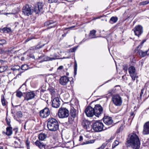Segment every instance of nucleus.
Masks as SVG:
<instances>
[{"label": "nucleus", "instance_id": "f257e3e1", "mask_svg": "<svg viewBox=\"0 0 149 149\" xmlns=\"http://www.w3.org/2000/svg\"><path fill=\"white\" fill-rule=\"evenodd\" d=\"M140 144V139L136 134L131 133L129 135L125 143L127 147H131L133 149H139Z\"/></svg>", "mask_w": 149, "mask_h": 149}, {"label": "nucleus", "instance_id": "f03ea898", "mask_svg": "<svg viewBox=\"0 0 149 149\" xmlns=\"http://www.w3.org/2000/svg\"><path fill=\"white\" fill-rule=\"evenodd\" d=\"M47 126L49 130L50 131H55L59 128V124L58 121L53 118L48 119Z\"/></svg>", "mask_w": 149, "mask_h": 149}, {"label": "nucleus", "instance_id": "7ed1b4c3", "mask_svg": "<svg viewBox=\"0 0 149 149\" xmlns=\"http://www.w3.org/2000/svg\"><path fill=\"white\" fill-rule=\"evenodd\" d=\"M92 125L93 129L95 132H100L107 129L104 125L102 123L100 120L95 121L93 122Z\"/></svg>", "mask_w": 149, "mask_h": 149}, {"label": "nucleus", "instance_id": "20e7f679", "mask_svg": "<svg viewBox=\"0 0 149 149\" xmlns=\"http://www.w3.org/2000/svg\"><path fill=\"white\" fill-rule=\"evenodd\" d=\"M112 101L113 103L116 106H120L122 103V97L118 94L113 95L112 97Z\"/></svg>", "mask_w": 149, "mask_h": 149}, {"label": "nucleus", "instance_id": "39448f33", "mask_svg": "<svg viewBox=\"0 0 149 149\" xmlns=\"http://www.w3.org/2000/svg\"><path fill=\"white\" fill-rule=\"evenodd\" d=\"M69 113L68 110L66 108L64 107L60 108L58 112V116L60 118H64L69 116Z\"/></svg>", "mask_w": 149, "mask_h": 149}, {"label": "nucleus", "instance_id": "423d86ee", "mask_svg": "<svg viewBox=\"0 0 149 149\" xmlns=\"http://www.w3.org/2000/svg\"><path fill=\"white\" fill-rule=\"evenodd\" d=\"M93 109L95 115L98 117L101 116L103 112V109L101 105L100 104H96Z\"/></svg>", "mask_w": 149, "mask_h": 149}, {"label": "nucleus", "instance_id": "0eeeda50", "mask_svg": "<svg viewBox=\"0 0 149 149\" xmlns=\"http://www.w3.org/2000/svg\"><path fill=\"white\" fill-rule=\"evenodd\" d=\"M43 6V4L42 2L38 3L34 9V12L36 14H41L44 12Z\"/></svg>", "mask_w": 149, "mask_h": 149}, {"label": "nucleus", "instance_id": "6e6552de", "mask_svg": "<svg viewBox=\"0 0 149 149\" xmlns=\"http://www.w3.org/2000/svg\"><path fill=\"white\" fill-rule=\"evenodd\" d=\"M22 12L24 15L29 16L32 14V11L31 7L29 5H26L23 7Z\"/></svg>", "mask_w": 149, "mask_h": 149}, {"label": "nucleus", "instance_id": "1a4fd4ad", "mask_svg": "<svg viewBox=\"0 0 149 149\" xmlns=\"http://www.w3.org/2000/svg\"><path fill=\"white\" fill-rule=\"evenodd\" d=\"M134 31L135 35L139 37L143 33V28L142 26L140 25L136 26L132 30Z\"/></svg>", "mask_w": 149, "mask_h": 149}, {"label": "nucleus", "instance_id": "9d476101", "mask_svg": "<svg viewBox=\"0 0 149 149\" xmlns=\"http://www.w3.org/2000/svg\"><path fill=\"white\" fill-rule=\"evenodd\" d=\"M35 94L33 91L26 92L24 93V101H28L33 98L35 96Z\"/></svg>", "mask_w": 149, "mask_h": 149}, {"label": "nucleus", "instance_id": "9b49d317", "mask_svg": "<svg viewBox=\"0 0 149 149\" xmlns=\"http://www.w3.org/2000/svg\"><path fill=\"white\" fill-rule=\"evenodd\" d=\"M50 113V110L47 107L45 108L44 109L41 110L40 112V116L42 118L47 117L49 115Z\"/></svg>", "mask_w": 149, "mask_h": 149}, {"label": "nucleus", "instance_id": "f8f14e48", "mask_svg": "<svg viewBox=\"0 0 149 149\" xmlns=\"http://www.w3.org/2000/svg\"><path fill=\"white\" fill-rule=\"evenodd\" d=\"M94 110L93 108L91 106H88L86 109L85 112L88 117H92L95 115Z\"/></svg>", "mask_w": 149, "mask_h": 149}, {"label": "nucleus", "instance_id": "ddd939ff", "mask_svg": "<svg viewBox=\"0 0 149 149\" xmlns=\"http://www.w3.org/2000/svg\"><path fill=\"white\" fill-rule=\"evenodd\" d=\"M60 105V101L58 97L54 98L52 101V106L54 108H59Z\"/></svg>", "mask_w": 149, "mask_h": 149}, {"label": "nucleus", "instance_id": "4468645a", "mask_svg": "<svg viewBox=\"0 0 149 149\" xmlns=\"http://www.w3.org/2000/svg\"><path fill=\"white\" fill-rule=\"evenodd\" d=\"M35 143L36 146L38 147L40 149H49V148L48 146L38 140H37Z\"/></svg>", "mask_w": 149, "mask_h": 149}, {"label": "nucleus", "instance_id": "2eb2a0df", "mask_svg": "<svg viewBox=\"0 0 149 149\" xmlns=\"http://www.w3.org/2000/svg\"><path fill=\"white\" fill-rule=\"evenodd\" d=\"M69 80V78L66 76H63L61 77L59 80L60 84L62 85H66Z\"/></svg>", "mask_w": 149, "mask_h": 149}, {"label": "nucleus", "instance_id": "dca6fc26", "mask_svg": "<svg viewBox=\"0 0 149 149\" xmlns=\"http://www.w3.org/2000/svg\"><path fill=\"white\" fill-rule=\"evenodd\" d=\"M103 119L104 123L106 125H110L113 123V120L111 117L107 116H104Z\"/></svg>", "mask_w": 149, "mask_h": 149}, {"label": "nucleus", "instance_id": "f3484780", "mask_svg": "<svg viewBox=\"0 0 149 149\" xmlns=\"http://www.w3.org/2000/svg\"><path fill=\"white\" fill-rule=\"evenodd\" d=\"M82 125L84 129L88 131L90 130V123L89 121L86 119L83 120L82 122Z\"/></svg>", "mask_w": 149, "mask_h": 149}, {"label": "nucleus", "instance_id": "a211bd4d", "mask_svg": "<svg viewBox=\"0 0 149 149\" xmlns=\"http://www.w3.org/2000/svg\"><path fill=\"white\" fill-rule=\"evenodd\" d=\"M143 133L145 135L149 134V121L146 122L144 125Z\"/></svg>", "mask_w": 149, "mask_h": 149}, {"label": "nucleus", "instance_id": "6ab92c4d", "mask_svg": "<svg viewBox=\"0 0 149 149\" xmlns=\"http://www.w3.org/2000/svg\"><path fill=\"white\" fill-rule=\"evenodd\" d=\"M56 25V23L52 20H50L45 22V25L48 28H51L54 27Z\"/></svg>", "mask_w": 149, "mask_h": 149}, {"label": "nucleus", "instance_id": "aec40b11", "mask_svg": "<svg viewBox=\"0 0 149 149\" xmlns=\"http://www.w3.org/2000/svg\"><path fill=\"white\" fill-rule=\"evenodd\" d=\"M0 32L4 33H10L12 32L11 29L10 28L4 27L0 29Z\"/></svg>", "mask_w": 149, "mask_h": 149}, {"label": "nucleus", "instance_id": "412c9836", "mask_svg": "<svg viewBox=\"0 0 149 149\" xmlns=\"http://www.w3.org/2000/svg\"><path fill=\"white\" fill-rule=\"evenodd\" d=\"M128 71L130 75L136 74L135 72V67L133 66H130L129 67Z\"/></svg>", "mask_w": 149, "mask_h": 149}, {"label": "nucleus", "instance_id": "4be33fe9", "mask_svg": "<svg viewBox=\"0 0 149 149\" xmlns=\"http://www.w3.org/2000/svg\"><path fill=\"white\" fill-rule=\"evenodd\" d=\"M1 102L3 106L6 108L8 105V102L5 100L4 96L2 95L1 96Z\"/></svg>", "mask_w": 149, "mask_h": 149}, {"label": "nucleus", "instance_id": "5701e85b", "mask_svg": "<svg viewBox=\"0 0 149 149\" xmlns=\"http://www.w3.org/2000/svg\"><path fill=\"white\" fill-rule=\"evenodd\" d=\"M6 130V134L8 136L11 135L12 134V128L11 127H7Z\"/></svg>", "mask_w": 149, "mask_h": 149}, {"label": "nucleus", "instance_id": "b1692460", "mask_svg": "<svg viewBox=\"0 0 149 149\" xmlns=\"http://www.w3.org/2000/svg\"><path fill=\"white\" fill-rule=\"evenodd\" d=\"M20 140L19 139H17V141H14L13 145L15 146V148H19L20 146Z\"/></svg>", "mask_w": 149, "mask_h": 149}, {"label": "nucleus", "instance_id": "393cba45", "mask_svg": "<svg viewBox=\"0 0 149 149\" xmlns=\"http://www.w3.org/2000/svg\"><path fill=\"white\" fill-rule=\"evenodd\" d=\"M118 20V18L117 17L113 16L110 18L109 22L111 24H113L116 23Z\"/></svg>", "mask_w": 149, "mask_h": 149}, {"label": "nucleus", "instance_id": "a878e982", "mask_svg": "<svg viewBox=\"0 0 149 149\" xmlns=\"http://www.w3.org/2000/svg\"><path fill=\"white\" fill-rule=\"evenodd\" d=\"M139 55L141 57H143L147 55V52L146 51L145 52H143L141 50H138L137 52Z\"/></svg>", "mask_w": 149, "mask_h": 149}, {"label": "nucleus", "instance_id": "bb28decb", "mask_svg": "<svg viewBox=\"0 0 149 149\" xmlns=\"http://www.w3.org/2000/svg\"><path fill=\"white\" fill-rule=\"evenodd\" d=\"M47 135L44 133H40L38 136V138L40 140L43 141L46 138Z\"/></svg>", "mask_w": 149, "mask_h": 149}, {"label": "nucleus", "instance_id": "cd10ccee", "mask_svg": "<svg viewBox=\"0 0 149 149\" xmlns=\"http://www.w3.org/2000/svg\"><path fill=\"white\" fill-rule=\"evenodd\" d=\"M96 32V31L95 30L91 31L90 33L89 37L91 38H96L95 35Z\"/></svg>", "mask_w": 149, "mask_h": 149}, {"label": "nucleus", "instance_id": "c85d7f7f", "mask_svg": "<svg viewBox=\"0 0 149 149\" xmlns=\"http://www.w3.org/2000/svg\"><path fill=\"white\" fill-rule=\"evenodd\" d=\"M70 116L75 117L76 116V111L75 109H71L70 112Z\"/></svg>", "mask_w": 149, "mask_h": 149}, {"label": "nucleus", "instance_id": "c756f323", "mask_svg": "<svg viewBox=\"0 0 149 149\" xmlns=\"http://www.w3.org/2000/svg\"><path fill=\"white\" fill-rule=\"evenodd\" d=\"M7 66H2L0 67V72L2 73L4 72L8 68Z\"/></svg>", "mask_w": 149, "mask_h": 149}, {"label": "nucleus", "instance_id": "7c9ffc66", "mask_svg": "<svg viewBox=\"0 0 149 149\" xmlns=\"http://www.w3.org/2000/svg\"><path fill=\"white\" fill-rule=\"evenodd\" d=\"M48 90L50 92L51 94L52 95V96H53L55 94V91L54 89L52 88H50L48 89Z\"/></svg>", "mask_w": 149, "mask_h": 149}, {"label": "nucleus", "instance_id": "2f4dec72", "mask_svg": "<svg viewBox=\"0 0 149 149\" xmlns=\"http://www.w3.org/2000/svg\"><path fill=\"white\" fill-rule=\"evenodd\" d=\"M75 117H74L73 116H70L68 118V123L70 124H71L72 123V122L74 120V118Z\"/></svg>", "mask_w": 149, "mask_h": 149}, {"label": "nucleus", "instance_id": "473e14b6", "mask_svg": "<svg viewBox=\"0 0 149 149\" xmlns=\"http://www.w3.org/2000/svg\"><path fill=\"white\" fill-rule=\"evenodd\" d=\"M77 64L76 61H74V75L75 76L77 74Z\"/></svg>", "mask_w": 149, "mask_h": 149}, {"label": "nucleus", "instance_id": "72a5a7b5", "mask_svg": "<svg viewBox=\"0 0 149 149\" xmlns=\"http://www.w3.org/2000/svg\"><path fill=\"white\" fill-rule=\"evenodd\" d=\"M119 143V142L117 140H116L113 143L112 145V148H115L116 146H117Z\"/></svg>", "mask_w": 149, "mask_h": 149}, {"label": "nucleus", "instance_id": "f704fd0d", "mask_svg": "<svg viewBox=\"0 0 149 149\" xmlns=\"http://www.w3.org/2000/svg\"><path fill=\"white\" fill-rule=\"evenodd\" d=\"M149 3V1H143L141 2H140L139 5L140 6L141 5H144L146 4H147Z\"/></svg>", "mask_w": 149, "mask_h": 149}, {"label": "nucleus", "instance_id": "c9c22d12", "mask_svg": "<svg viewBox=\"0 0 149 149\" xmlns=\"http://www.w3.org/2000/svg\"><path fill=\"white\" fill-rule=\"evenodd\" d=\"M51 56H52V57H51V59H52V61L53 60H55L57 59V57H58V55L56 53H54L53 55H51Z\"/></svg>", "mask_w": 149, "mask_h": 149}, {"label": "nucleus", "instance_id": "e433bc0d", "mask_svg": "<svg viewBox=\"0 0 149 149\" xmlns=\"http://www.w3.org/2000/svg\"><path fill=\"white\" fill-rule=\"evenodd\" d=\"M30 141L28 140V139L26 140L25 144L27 149H30Z\"/></svg>", "mask_w": 149, "mask_h": 149}, {"label": "nucleus", "instance_id": "4c0bfd02", "mask_svg": "<svg viewBox=\"0 0 149 149\" xmlns=\"http://www.w3.org/2000/svg\"><path fill=\"white\" fill-rule=\"evenodd\" d=\"M28 68V66L26 64L23 65L21 67V69L23 70H27Z\"/></svg>", "mask_w": 149, "mask_h": 149}, {"label": "nucleus", "instance_id": "58836bf2", "mask_svg": "<svg viewBox=\"0 0 149 149\" xmlns=\"http://www.w3.org/2000/svg\"><path fill=\"white\" fill-rule=\"evenodd\" d=\"M22 93L21 91H18L17 92L16 95L17 97H21L22 96Z\"/></svg>", "mask_w": 149, "mask_h": 149}, {"label": "nucleus", "instance_id": "ea45409f", "mask_svg": "<svg viewBox=\"0 0 149 149\" xmlns=\"http://www.w3.org/2000/svg\"><path fill=\"white\" fill-rule=\"evenodd\" d=\"M6 43V41L5 40L2 39L0 40V45L3 46Z\"/></svg>", "mask_w": 149, "mask_h": 149}, {"label": "nucleus", "instance_id": "a19ab883", "mask_svg": "<svg viewBox=\"0 0 149 149\" xmlns=\"http://www.w3.org/2000/svg\"><path fill=\"white\" fill-rule=\"evenodd\" d=\"M142 46L143 45L140 43L139 45L135 49V51L136 52L137 51V52L138 51V50H141L140 49L141 48Z\"/></svg>", "mask_w": 149, "mask_h": 149}, {"label": "nucleus", "instance_id": "79ce46f5", "mask_svg": "<svg viewBox=\"0 0 149 149\" xmlns=\"http://www.w3.org/2000/svg\"><path fill=\"white\" fill-rule=\"evenodd\" d=\"M77 48V47H74L70 48L69 49V51L71 52H74L76 50Z\"/></svg>", "mask_w": 149, "mask_h": 149}, {"label": "nucleus", "instance_id": "37998d69", "mask_svg": "<svg viewBox=\"0 0 149 149\" xmlns=\"http://www.w3.org/2000/svg\"><path fill=\"white\" fill-rule=\"evenodd\" d=\"M17 116L18 118H21L22 116V112L21 111H19L16 113Z\"/></svg>", "mask_w": 149, "mask_h": 149}, {"label": "nucleus", "instance_id": "c03bdc74", "mask_svg": "<svg viewBox=\"0 0 149 149\" xmlns=\"http://www.w3.org/2000/svg\"><path fill=\"white\" fill-rule=\"evenodd\" d=\"M136 74H132V75H130V76L131 77L132 79V81L134 82V81L135 80L136 78Z\"/></svg>", "mask_w": 149, "mask_h": 149}, {"label": "nucleus", "instance_id": "a18cd8bd", "mask_svg": "<svg viewBox=\"0 0 149 149\" xmlns=\"http://www.w3.org/2000/svg\"><path fill=\"white\" fill-rule=\"evenodd\" d=\"M44 45H38L36 46L35 47V48L34 49H39L41 48Z\"/></svg>", "mask_w": 149, "mask_h": 149}, {"label": "nucleus", "instance_id": "49530a36", "mask_svg": "<svg viewBox=\"0 0 149 149\" xmlns=\"http://www.w3.org/2000/svg\"><path fill=\"white\" fill-rule=\"evenodd\" d=\"M144 89L143 88H142L141 90V93H140V97H138V98H139V99H141V97L142 96V95L143 94V93H144Z\"/></svg>", "mask_w": 149, "mask_h": 149}, {"label": "nucleus", "instance_id": "de8ad7c7", "mask_svg": "<svg viewBox=\"0 0 149 149\" xmlns=\"http://www.w3.org/2000/svg\"><path fill=\"white\" fill-rule=\"evenodd\" d=\"M44 61H52L51 57H49L48 56L45 57L44 58Z\"/></svg>", "mask_w": 149, "mask_h": 149}, {"label": "nucleus", "instance_id": "09e8293b", "mask_svg": "<svg viewBox=\"0 0 149 149\" xmlns=\"http://www.w3.org/2000/svg\"><path fill=\"white\" fill-rule=\"evenodd\" d=\"M107 145V143H103L101 147L98 148V149H103Z\"/></svg>", "mask_w": 149, "mask_h": 149}, {"label": "nucleus", "instance_id": "8fccbe9b", "mask_svg": "<svg viewBox=\"0 0 149 149\" xmlns=\"http://www.w3.org/2000/svg\"><path fill=\"white\" fill-rule=\"evenodd\" d=\"M114 138L113 136H111L109 139L107 140L106 141L107 142H109L111 140L113 139Z\"/></svg>", "mask_w": 149, "mask_h": 149}, {"label": "nucleus", "instance_id": "3c124183", "mask_svg": "<svg viewBox=\"0 0 149 149\" xmlns=\"http://www.w3.org/2000/svg\"><path fill=\"white\" fill-rule=\"evenodd\" d=\"M33 38H34L33 37H30L28 38L25 41V42H27L28 41H29L30 40L33 39Z\"/></svg>", "mask_w": 149, "mask_h": 149}, {"label": "nucleus", "instance_id": "603ef678", "mask_svg": "<svg viewBox=\"0 0 149 149\" xmlns=\"http://www.w3.org/2000/svg\"><path fill=\"white\" fill-rule=\"evenodd\" d=\"M88 144L93 143L94 142L95 140H90L89 141H88Z\"/></svg>", "mask_w": 149, "mask_h": 149}, {"label": "nucleus", "instance_id": "864d4df0", "mask_svg": "<svg viewBox=\"0 0 149 149\" xmlns=\"http://www.w3.org/2000/svg\"><path fill=\"white\" fill-rule=\"evenodd\" d=\"M49 3H52L53 2L56 3L57 2L58 0H48Z\"/></svg>", "mask_w": 149, "mask_h": 149}, {"label": "nucleus", "instance_id": "5fc2aeb1", "mask_svg": "<svg viewBox=\"0 0 149 149\" xmlns=\"http://www.w3.org/2000/svg\"><path fill=\"white\" fill-rule=\"evenodd\" d=\"M127 67L126 66H124L123 70L125 71H127Z\"/></svg>", "mask_w": 149, "mask_h": 149}, {"label": "nucleus", "instance_id": "6e6d98bb", "mask_svg": "<svg viewBox=\"0 0 149 149\" xmlns=\"http://www.w3.org/2000/svg\"><path fill=\"white\" fill-rule=\"evenodd\" d=\"M83 140V137L82 136H79V141H82Z\"/></svg>", "mask_w": 149, "mask_h": 149}, {"label": "nucleus", "instance_id": "4d7b16f0", "mask_svg": "<svg viewBox=\"0 0 149 149\" xmlns=\"http://www.w3.org/2000/svg\"><path fill=\"white\" fill-rule=\"evenodd\" d=\"M63 68V66H60L58 68V70H62Z\"/></svg>", "mask_w": 149, "mask_h": 149}, {"label": "nucleus", "instance_id": "13d9d810", "mask_svg": "<svg viewBox=\"0 0 149 149\" xmlns=\"http://www.w3.org/2000/svg\"><path fill=\"white\" fill-rule=\"evenodd\" d=\"M88 144V141H87L85 142H83L82 143L81 145H84L85 144Z\"/></svg>", "mask_w": 149, "mask_h": 149}, {"label": "nucleus", "instance_id": "bf43d9fd", "mask_svg": "<svg viewBox=\"0 0 149 149\" xmlns=\"http://www.w3.org/2000/svg\"><path fill=\"white\" fill-rule=\"evenodd\" d=\"M130 114L131 116H132L134 115V113L133 112H131Z\"/></svg>", "mask_w": 149, "mask_h": 149}, {"label": "nucleus", "instance_id": "052dcab7", "mask_svg": "<svg viewBox=\"0 0 149 149\" xmlns=\"http://www.w3.org/2000/svg\"><path fill=\"white\" fill-rule=\"evenodd\" d=\"M5 62V61H3V60L0 59V63H3L4 62Z\"/></svg>", "mask_w": 149, "mask_h": 149}, {"label": "nucleus", "instance_id": "680f3d73", "mask_svg": "<svg viewBox=\"0 0 149 149\" xmlns=\"http://www.w3.org/2000/svg\"><path fill=\"white\" fill-rule=\"evenodd\" d=\"M133 82H131L129 84H128V85L129 86H132V85L133 83Z\"/></svg>", "mask_w": 149, "mask_h": 149}, {"label": "nucleus", "instance_id": "e2e57ef3", "mask_svg": "<svg viewBox=\"0 0 149 149\" xmlns=\"http://www.w3.org/2000/svg\"><path fill=\"white\" fill-rule=\"evenodd\" d=\"M26 88V86L24 85H22V86L20 88Z\"/></svg>", "mask_w": 149, "mask_h": 149}, {"label": "nucleus", "instance_id": "0e129e2a", "mask_svg": "<svg viewBox=\"0 0 149 149\" xmlns=\"http://www.w3.org/2000/svg\"><path fill=\"white\" fill-rule=\"evenodd\" d=\"M120 128H121V127H120V129H119L117 131V133H119L120 132Z\"/></svg>", "mask_w": 149, "mask_h": 149}, {"label": "nucleus", "instance_id": "69168bd1", "mask_svg": "<svg viewBox=\"0 0 149 149\" xmlns=\"http://www.w3.org/2000/svg\"><path fill=\"white\" fill-rule=\"evenodd\" d=\"M145 40H143L141 42V43L143 45V44L145 42Z\"/></svg>", "mask_w": 149, "mask_h": 149}, {"label": "nucleus", "instance_id": "338daca9", "mask_svg": "<svg viewBox=\"0 0 149 149\" xmlns=\"http://www.w3.org/2000/svg\"><path fill=\"white\" fill-rule=\"evenodd\" d=\"M66 36V34L65 33H64V34H63L62 35V36L63 37H64L65 36Z\"/></svg>", "mask_w": 149, "mask_h": 149}, {"label": "nucleus", "instance_id": "774afa93", "mask_svg": "<svg viewBox=\"0 0 149 149\" xmlns=\"http://www.w3.org/2000/svg\"><path fill=\"white\" fill-rule=\"evenodd\" d=\"M26 123H27V122H26L25 123V125H24V129H26Z\"/></svg>", "mask_w": 149, "mask_h": 149}]
</instances>
